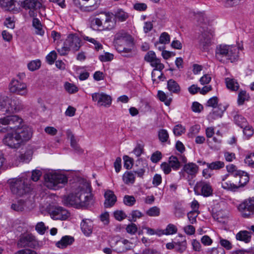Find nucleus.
Masks as SVG:
<instances>
[{
	"label": "nucleus",
	"instance_id": "41",
	"mask_svg": "<svg viewBox=\"0 0 254 254\" xmlns=\"http://www.w3.org/2000/svg\"><path fill=\"white\" fill-rule=\"evenodd\" d=\"M187 241L185 239L181 242H175V251L180 254L185 252L187 249Z\"/></svg>",
	"mask_w": 254,
	"mask_h": 254
},
{
	"label": "nucleus",
	"instance_id": "29",
	"mask_svg": "<svg viewBox=\"0 0 254 254\" xmlns=\"http://www.w3.org/2000/svg\"><path fill=\"white\" fill-rule=\"evenodd\" d=\"M135 166L139 168L135 171L137 177L142 178L145 172V169L147 168V163L145 160L142 159H138L136 161Z\"/></svg>",
	"mask_w": 254,
	"mask_h": 254
},
{
	"label": "nucleus",
	"instance_id": "54",
	"mask_svg": "<svg viewBox=\"0 0 254 254\" xmlns=\"http://www.w3.org/2000/svg\"><path fill=\"white\" fill-rule=\"evenodd\" d=\"M9 99L7 96L0 95V110L7 109Z\"/></svg>",
	"mask_w": 254,
	"mask_h": 254
},
{
	"label": "nucleus",
	"instance_id": "2",
	"mask_svg": "<svg viewBox=\"0 0 254 254\" xmlns=\"http://www.w3.org/2000/svg\"><path fill=\"white\" fill-rule=\"evenodd\" d=\"M11 192L18 196H22L31 190L28 180L23 178H12L7 181Z\"/></svg>",
	"mask_w": 254,
	"mask_h": 254
},
{
	"label": "nucleus",
	"instance_id": "6",
	"mask_svg": "<svg viewBox=\"0 0 254 254\" xmlns=\"http://www.w3.org/2000/svg\"><path fill=\"white\" fill-rule=\"evenodd\" d=\"M193 190L195 194L209 197L213 194V190L209 182L200 180L195 185Z\"/></svg>",
	"mask_w": 254,
	"mask_h": 254
},
{
	"label": "nucleus",
	"instance_id": "59",
	"mask_svg": "<svg viewBox=\"0 0 254 254\" xmlns=\"http://www.w3.org/2000/svg\"><path fill=\"white\" fill-rule=\"evenodd\" d=\"M226 169L229 173L232 174L234 177L237 176L241 171V170H237L236 166L233 164L227 165Z\"/></svg>",
	"mask_w": 254,
	"mask_h": 254
},
{
	"label": "nucleus",
	"instance_id": "56",
	"mask_svg": "<svg viewBox=\"0 0 254 254\" xmlns=\"http://www.w3.org/2000/svg\"><path fill=\"white\" fill-rule=\"evenodd\" d=\"M159 140L162 142H165L169 138V134L166 129H160L158 132Z\"/></svg>",
	"mask_w": 254,
	"mask_h": 254
},
{
	"label": "nucleus",
	"instance_id": "45",
	"mask_svg": "<svg viewBox=\"0 0 254 254\" xmlns=\"http://www.w3.org/2000/svg\"><path fill=\"white\" fill-rule=\"evenodd\" d=\"M24 201L20 199L15 203H12L11 205V208L16 211H22L24 210Z\"/></svg>",
	"mask_w": 254,
	"mask_h": 254
},
{
	"label": "nucleus",
	"instance_id": "49",
	"mask_svg": "<svg viewBox=\"0 0 254 254\" xmlns=\"http://www.w3.org/2000/svg\"><path fill=\"white\" fill-rule=\"evenodd\" d=\"M41 63L39 60H34L28 63L27 66L28 69L31 71L36 70L40 68Z\"/></svg>",
	"mask_w": 254,
	"mask_h": 254
},
{
	"label": "nucleus",
	"instance_id": "16",
	"mask_svg": "<svg viewBox=\"0 0 254 254\" xmlns=\"http://www.w3.org/2000/svg\"><path fill=\"white\" fill-rule=\"evenodd\" d=\"M81 40L76 34H70L67 37L64 43L65 45L74 52L78 51L81 46Z\"/></svg>",
	"mask_w": 254,
	"mask_h": 254
},
{
	"label": "nucleus",
	"instance_id": "42",
	"mask_svg": "<svg viewBox=\"0 0 254 254\" xmlns=\"http://www.w3.org/2000/svg\"><path fill=\"white\" fill-rule=\"evenodd\" d=\"M203 164H206L207 167L210 170H219L223 168L225 166L224 163L220 161L213 162L211 163L204 162Z\"/></svg>",
	"mask_w": 254,
	"mask_h": 254
},
{
	"label": "nucleus",
	"instance_id": "19",
	"mask_svg": "<svg viewBox=\"0 0 254 254\" xmlns=\"http://www.w3.org/2000/svg\"><path fill=\"white\" fill-rule=\"evenodd\" d=\"M226 110V107L222 104L219 105L213 108L212 111L208 114L207 119L210 122H213L214 120L222 117L224 111Z\"/></svg>",
	"mask_w": 254,
	"mask_h": 254
},
{
	"label": "nucleus",
	"instance_id": "63",
	"mask_svg": "<svg viewBox=\"0 0 254 254\" xmlns=\"http://www.w3.org/2000/svg\"><path fill=\"white\" fill-rule=\"evenodd\" d=\"M113 58V54L109 53H106L104 55H100L99 57V60L102 62L111 61Z\"/></svg>",
	"mask_w": 254,
	"mask_h": 254
},
{
	"label": "nucleus",
	"instance_id": "21",
	"mask_svg": "<svg viewBox=\"0 0 254 254\" xmlns=\"http://www.w3.org/2000/svg\"><path fill=\"white\" fill-rule=\"evenodd\" d=\"M228 176V175H224L222 178V182H221V186L222 188L225 190L235 191L238 189H239V186L237 184V182L236 181L235 179L231 180V181H226L227 177Z\"/></svg>",
	"mask_w": 254,
	"mask_h": 254
},
{
	"label": "nucleus",
	"instance_id": "27",
	"mask_svg": "<svg viewBox=\"0 0 254 254\" xmlns=\"http://www.w3.org/2000/svg\"><path fill=\"white\" fill-rule=\"evenodd\" d=\"M234 178L237 182L239 188L240 187H243L249 181V176L248 173L242 171H241L240 173H238Z\"/></svg>",
	"mask_w": 254,
	"mask_h": 254
},
{
	"label": "nucleus",
	"instance_id": "44",
	"mask_svg": "<svg viewBox=\"0 0 254 254\" xmlns=\"http://www.w3.org/2000/svg\"><path fill=\"white\" fill-rule=\"evenodd\" d=\"M146 214L150 217H158L160 214V208L156 206L151 207L146 211Z\"/></svg>",
	"mask_w": 254,
	"mask_h": 254
},
{
	"label": "nucleus",
	"instance_id": "1",
	"mask_svg": "<svg viewBox=\"0 0 254 254\" xmlns=\"http://www.w3.org/2000/svg\"><path fill=\"white\" fill-rule=\"evenodd\" d=\"M239 49L236 46L219 45L215 49V58L223 64L233 63L238 58Z\"/></svg>",
	"mask_w": 254,
	"mask_h": 254
},
{
	"label": "nucleus",
	"instance_id": "51",
	"mask_svg": "<svg viewBox=\"0 0 254 254\" xmlns=\"http://www.w3.org/2000/svg\"><path fill=\"white\" fill-rule=\"evenodd\" d=\"M249 98V95L246 91H241L238 95V103L239 105H243L246 100Z\"/></svg>",
	"mask_w": 254,
	"mask_h": 254
},
{
	"label": "nucleus",
	"instance_id": "31",
	"mask_svg": "<svg viewBox=\"0 0 254 254\" xmlns=\"http://www.w3.org/2000/svg\"><path fill=\"white\" fill-rule=\"evenodd\" d=\"M167 89L171 93L179 94L181 88L177 81L174 79H169L167 82Z\"/></svg>",
	"mask_w": 254,
	"mask_h": 254
},
{
	"label": "nucleus",
	"instance_id": "7",
	"mask_svg": "<svg viewBox=\"0 0 254 254\" xmlns=\"http://www.w3.org/2000/svg\"><path fill=\"white\" fill-rule=\"evenodd\" d=\"M78 197L80 198L81 201H84L79 203L78 206H86L91 203L93 201L92 195L91 193V188L87 185H85L82 187H79L77 189Z\"/></svg>",
	"mask_w": 254,
	"mask_h": 254
},
{
	"label": "nucleus",
	"instance_id": "10",
	"mask_svg": "<svg viewBox=\"0 0 254 254\" xmlns=\"http://www.w3.org/2000/svg\"><path fill=\"white\" fill-rule=\"evenodd\" d=\"M91 96L92 101L97 102V106L108 107L112 104L111 97L104 93H94Z\"/></svg>",
	"mask_w": 254,
	"mask_h": 254
},
{
	"label": "nucleus",
	"instance_id": "35",
	"mask_svg": "<svg viewBox=\"0 0 254 254\" xmlns=\"http://www.w3.org/2000/svg\"><path fill=\"white\" fill-rule=\"evenodd\" d=\"M114 15L116 21L120 22L125 21L129 17V14L121 8L115 11Z\"/></svg>",
	"mask_w": 254,
	"mask_h": 254
},
{
	"label": "nucleus",
	"instance_id": "40",
	"mask_svg": "<svg viewBox=\"0 0 254 254\" xmlns=\"http://www.w3.org/2000/svg\"><path fill=\"white\" fill-rule=\"evenodd\" d=\"M168 163L171 168L174 170H178L181 167L180 161L178 157L174 156H171L169 157Z\"/></svg>",
	"mask_w": 254,
	"mask_h": 254
},
{
	"label": "nucleus",
	"instance_id": "25",
	"mask_svg": "<svg viewBox=\"0 0 254 254\" xmlns=\"http://www.w3.org/2000/svg\"><path fill=\"white\" fill-rule=\"evenodd\" d=\"M238 209L243 217H249L253 215L251 207L249 206L247 199H245L240 203L238 207Z\"/></svg>",
	"mask_w": 254,
	"mask_h": 254
},
{
	"label": "nucleus",
	"instance_id": "4",
	"mask_svg": "<svg viewBox=\"0 0 254 254\" xmlns=\"http://www.w3.org/2000/svg\"><path fill=\"white\" fill-rule=\"evenodd\" d=\"M144 60L149 63L154 68L151 73L152 80H155L156 73L157 70L162 71L164 68V65L161 63V60L157 58L155 53L153 51H148L144 56Z\"/></svg>",
	"mask_w": 254,
	"mask_h": 254
},
{
	"label": "nucleus",
	"instance_id": "64",
	"mask_svg": "<svg viewBox=\"0 0 254 254\" xmlns=\"http://www.w3.org/2000/svg\"><path fill=\"white\" fill-rule=\"evenodd\" d=\"M174 214L178 218H183L185 215V210L183 207L176 206L175 208Z\"/></svg>",
	"mask_w": 254,
	"mask_h": 254
},
{
	"label": "nucleus",
	"instance_id": "57",
	"mask_svg": "<svg viewBox=\"0 0 254 254\" xmlns=\"http://www.w3.org/2000/svg\"><path fill=\"white\" fill-rule=\"evenodd\" d=\"M124 161V167L127 169H130L133 166V159L127 155L123 157Z\"/></svg>",
	"mask_w": 254,
	"mask_h": 254
},
{
	"label": "nucleus",
	"instance_id": "18",
	"mask_svg": "<svg viewBox=\"0 0 254 254\" xmlns=\"http://www.w3.org/2000/svg\"><path fill=\"white\" fill-rule=\"evenodd\" d=\"M105 15L103 22L104 30H112L114 29L116 25V20L114 18V13L110 11H104L101 13Z\"/></svg>",
	"mask_w": 254,
	"mask_h": 254
},
{
	"label": "nucleus",
	"instance_id": "43",
	"mask_svg": "<svg viewBox=\"0 0 254 254\" xmlns=\"http://www.w3.org/2000/svg\"><path fill=\"white\" fill-rule=\"evenodd\" d=\"M170 41V36L169 34L167 32H163L160 36L159 39V43L156 42L155 43V46L157 47V45L160 44H167L169 43Z\"/></svg>",
	"mask_w": 254,
	"mask_h": 254
},
{
	"label": "nucleus",
	"instance_id": "3",
	"mask_svg": "<svg viewBox=\"0 0 254 254\" xmlns=\"http://www.w3.org/2000/svg\"><path fill=\"white\" fill-rule=\"evenodd\" d=\"M44 178L46 186L52 190L62 188L67 182V178L65 175L55 172L46 174Z\"/></svg>",
	"mask_w": 254,
	"mask_h": 254
},
{
	"label": "nucleus",
	"instance_id": "38",
	"mask_svg": "<svg viewBox=\"0 0 254 254\" xmlns=\"http://www.w3.org/2000/svg\"><path fill=\"white\" fill-rule=\"evenodd\" d=\"M225 83L227 87L232 91H237L239 87V85L236 80L227 77L225 79Z\"/></svg>",
	"mask_w": 254,
	"mask_h": 254
},
{
	"label": "nucleus",
	"instance_id": "32",
	"mask_svg": "<svg viewBox=\"0 0 254 254\" xmlns=\"http://www.w3.org/2000/svg\"><path fill=\"white\" fill-rule=\"evenodd\" d=\"M103 17H93L89 19L90 26L93 29L104 30Z\"/></svg>",
	"mask_w": 254,
	"mask_h": 254
},
{
	"label": "nucleus",
	"instance_id": "13",
	"mask_svg": "<svg viewBox=\"0 0 254 254\" xmlns=\"http://www.w3.org/2000/svg\"><path fill=\"white\" fill-rule=\"evenodd\" d=\"M234 121L238 126L243 128V132L245 135L250 137L253 134L254 130L252 127L248 125L246 119L242 115L236 113L234 116Z\"/></svg>",
	"mask_w": 254,
	"mask_h": 254
},
{
	"label": "nucleus",
	"instance_id": "17",
	"mask_svg": "<svg viewBox=\"0 0 254 254\" xmlns=\"http://www.w3.org/2000/svg\"><path fill=\"white\" fill-rule=\"evenodd\" d=\"M120 43L124 44L126 46V47L130 48L131 51L134 45L132 37L124 32L119 33L117 35L116 44H119Z\"/></svg>",
	"mask_w": 254,
	"mask_h": 254
},
{
	"label": "nucleus",
	"instance_id": "61",
	"mask_svg": "<svg viewBox=\"0 0 254 254\" xmlns=\"http://www.w3.org/2000/svg\"><path fill=\"white\" fill-rule=\"evenodd\" d=\"M218 105V99L216 96L210 98L206 104L207 107H212L213 108L217 106Z\"/></svg>",
	"mask_w": 254,
	"mask_h": 254
},
{
	"label": "nucleus",
	"instance_id": "55",
	"mask_svg": "<svg viewBox=\"0 0 254 254\" xmlns=\"http://www.w3.org/2000/svg\"><path fill=\"white\" fill-rule=\"evenodd\" d=\"M199 212L195 211H190L188 214V218L190 223L193 224L196 223V217L199 214Z\"/></svg>",
	"mask_w": 254,
	"mask_h": 254
},
{
	"label": "nucleus",
	"instance_id": "46",
	"mask_svg": "<svg viewBox=\"0 0 254 254\" xmlns=\"http://www.w3.org/2000/svg\"><path fill=\"white\" fill-rule=\"evenodd\" d=\"M157 95L161 101L164 102L167 106L170 105L172 101V98H168L167 95L163 91H159Z\"/></svg>",
	"mask_w": 254,
	"mask_h": 254
},
{
	"label": "nucleus",
	"instance_id": "37",
	"mask_svg": "<svg viewBox=\"0 0 254 254\" xmlns=\"http://www.w3.org/2000/svg\"><path fill=\"white\" fill-rule=\"evenodd\" d=\"M228 212L227 210H220L213 214V218L219 222H224L225 220L227 218Z\"/></svg>",
	"mask_w": 254,
	"mask_h": 254
},
{
	"label": "nucleus",
	"instance_id": "62",
	"mask_svg": "<svg viewBox=\"0 0 254 254\" xmlns=\"http://www.w3.org/2000/svg\"><path fill=\"white\" fill-rule=\"evenodd\" d=\"M56 59L57 53L55 51L51 52L46 57L47 61L50 64H53Z\"/></svg>",
	"mask_w": 254,
	"mask_h": 254
},
{
	"label": "nucleus",
	"instance_id": "28",
	"mask_svg": "<svg viewBox=\"0 0 254 254\" xmlns=\"http://www.w3.org/2000/svg\"><path fill=\"white\" fill-rule=\"evenodd\" d=\"M22 6L25 9L37 10L40 8L42 3L37 0H25Z\"/></svg>",
	"mask_w": 254,
	"mask_h": 254
},
{
	"label": "nucleus",
	"instance_id": "22",
	"mask_svg": "<svg viewBox=\"0 0 254 254\" xmlns=\"http://www.w3.org/2000/svg\"><path fill=\"white\" fill-rule=\"evenodd\" d=\"M35 241V237L32 234H27L20 237L17 245L19 248L32 247Z\"/></svg>",
	"mask_w": 254,
	"mask_h": 254
},
{
	"label": "nucleus",
	"instance_id": "48",
	"mask_svg": "<svg viewBox=\"0 0 254 254\" xmlns=\"http://www.w3.org/2000/svg\"><path fill=\"white\" fill-rule=\"evenodd\" d=\"M135 198L132 195H126L124 197L123 202L127 206H133L135 204Z\"/></svg>",
	"mask_w": 254,
	"mask_h": 254
},
{
	"label": "nucleus",
	"instance_id": "26",
	"mask_svg": "<svg viewBox=\"0 0 254 254\" xmlns=\"http://www.w3.org/2000/svg\"><path fill=\"white\" fill-rule=\"evenodd\" d=\"M184 171L192 178L195 177L198 171V166L193 163H186L183 167Z\"/></svg>",
	"mask_w": 254,
	"mask_h": 254
},
{
	"label": "nucleus",
	"instance_id": "47",
	"mask_svg": "<svg viewBox=\"0 0 254 254\" xmlns=\"http://www.w3.org/2000/svg\"><path fill=\"white\" fill-rule=\"evenodd\" d=\"M165 230V235H173L177 233L178 228L176 225L173 224H169Z\"/></svg>",
	"mask_w": 254,
	"mask_h": 254
},
{
	"label": "nucleus",
	"instance_id": "9",
	"mask_svg": "<svg viewBox=\"0 0 254 254\" xmlns=\"http://www.w3.org/2000/svg\"><path fill=\"white\" fill-rule=\"evenodd\" d=\"M9 88L10 92L21 96H26L28 93L27 85L18 79H13L10 82Z\"/></svg>",
	"mask_w": 254,
	"mask_h": 254
},
{
	"label": "nucleus",
	"instance_id": "8",
	"mask_svg": "<svg viewBox=\"0 0 254 254\" xmlns=\"http://www.w3.org/2000/svg\"><path fill=\"white\" fill-rule=\"evenodd\" d=\"M2 142L4 144L11 148L17 149L22 145L15 130L5 134Z\"/></svg>",
	"mask_w": 254,
	"mask_h": 254
},
{
	"label": "nucleus",
	"instance_id": "11",
	"mask_svg": "<svg viewBox=\"0 0 254 254\" xmlns=\"http://www.w3.org/2000/svg\"><path fill=\"white\" fill-rule=\"evenodd\" d=\"M49 213L55 220H65L69 216L67 210L61 206H52L49 208Z\"/></svg>",
	"mask_w": 254,
	"mask_h": 254
},
{
	"label": "nucleus",
	"instance_id": "15",
	"mask_svg": "<svg viewBox=\"0 0 254 254\" xmlns=\"http://www.w3.org/2000/svg\"><path fill=\"white\" fill-rule=\"evenodd\" d=\"M24 106L22 101L17 97L9 99L7 109V113H14L18 112L24 108Z\"/></svg>",
	"mask_w": 254,
	"mask_h": 254
},
{
	"label": "nucleus",
	"instance_id": "33",
	"mask_svg": "<svg viewBox=\"0 0 254 254\" xmlns=\"http://www.w3.org/2000/svg\"><path fill=\"white\" fill-rule=\"evenodd\" d=\"M252 233L247 231H241L236 235L237 240L244 242L245 243H249L251 241Z\"/></svg>",
	"mask_w": 254,
	"mask_h": 254
},
{
	"label": "nucleus",
	"instance_id": "34",
	"mask_svg": "<svg viewBox=\"0 0 254 254\" xmlns=\"http://www.w3.org/2000/svg\"><path fill=\"white\" fill-rule=\"evenodd\" d=\"M135 175H137L135 171H126L123 176L124 182L127 185L133 184L135 182Z\"/></svg>",
	"mask_w": 254,
	"mask_h": 254
},
{
	"label": "nucleus",
	"instance_id": "12",
	"mask_svg": "<svg viewBox=\"0 0 254 254\" xmlns=\"http://www.w3.org/2000/svg\"><path fill=\"white\" fill-rule=\"evenodd\" d=\"M22 145L29 141L32 137L33 130L32 128L27 126H22L18 127L15 130Z\"/></svg>",
	"mask_w": 254,
	"mask_h": 254
},
{
	"label": "nucleus",
	"instance_id": "52",
	"mask_svg": "<svg viewBox=\"0 0 254 254\" xmlns=\"http://www.w3.org/2000/svg\"><path fill=\"white\" fill-rule=\"evenodd\" d=\"M68 137H69L70 139V145L71 147L73 148H74L75 150H76L77 152H82L83 151L82 149L80 148L79 146L77 144L73 134H72V133L69 134Z\"/></svg>",
	"mask_w": 254,
	"mask_h": 254
},
{
	"label": "nucleus",
	"instance_id": "24",
	"mask_svg": "<svg viewBox=\"0 0 254 254\" xmlns=\"http://www.w3.org/2000/svg\"><path fill=\"white\" fill-rule=\"evenodd\" d=\"M105 198L104 206L109 208L113 206L117 201V197L114 192L111 190H107L104 193Z\"/></svg>",
	"mask_w": 254,
	"mask_h": 254
},
{
	"label": "nucleus",
	"instance_id": "30",
	"mask_svg": "<svg viewBox=\"0 0 254 254\" xmlns=\"http://www.w3.org/2000/svg\"><path fill=\"white\" fill-rule=\"evenodd\" d=\"M74 242L73 237L69 236H65L62 237L61 240L56 243V246L61 249H64L70 245Z\"/></svg>",
	"mask_w": 254,
	"mask_h": 254
},
{
	"label": "nucleus",
	"instance_id": "23",
	"mask_svg": "<svg viewBox=\"0 0 254 254\" xmlns=\"http://www.w3.org/2000/svg\"><path fill=\"white\" fill-rule=\"evenodd\" d=\"M80 227L83 233L86 236H89L93 231V221L89 219H83L81 222Z\"/></svg>",
	"mask_w": 254,
	"mask_h": 254
},
{
	"label": "nucleus",
	"instance_id": "60",
	"mask_svg": "<svg viewBox=\"0 0 254 254\" xmlns=\"http://www.w3.org/2000/svg\"><path fill=\"white\" fill-rule=\"evenodd\" d=\"M64 88L69 93H74L78 91V88L75 85L68 82L65 83Z\"/></svg>",
	"mask_w": 254,
	"mask_h": 254
},
{
	"label": "nucleus",
	"instance_id": "53",
	"mask_svg": "<svg viewBox=\"0 0 254 254\" xmlns=\"http://www.w3.org/2000/svg\"><path fill=\"white\" fill-rule=\"evenodd\" d=\"M185 127L180 124L175 126L173 128V132L176 136L181 135L185 132Z\"/></svg>",
	"mask_w": 254,
	"mask_h": 254
},
{
	"label": "nucleus",
	"instance_id": "39",
	"mask_svg": "<svg viewBox=\"0 0 254 254\" xmlns=\"http://www.w3.org/2000/svg\"><path fill=\"white\" fill-rule=\"evenodd\" d=\"M32 25L36 29V33L38 35L43 36L44 34V30L42 28L40 21L37 18H33Z\"/></svg>",
	"mask_w": 254,
	"mask_h": 254
},
{
	"label": "nucleus",
	"instance_id": "36",
	"mask_svg": "<svg viewBox=\"0 0 254 254\" xmlns=\"http://www.w3.org/2000/svg\"><path fill=\"white\" fill-rule=\"evenodd\" d=\"M14 0H0V5L5 10L13 11L15 7Z\"/></svg>",
	"mask_w": 254,
	"mask_h": 254
},
{
	"label": "nucleus",
	"instance_id": "20",
	"mask_svg": "<svg viewBox=\"0 0 254 254\" xmlns=\"http://www.w3.org/2000/svg\"><path fill=\"white\" fill-rule=\"evenodd\" d=\"M79 192H77V190L75 194L71 193L69 195L64 196L63 198V203L66 205L69 206H75L78 207V204L83 201H81L80 198L78 197V194Z\"/></svg>",
	"mask_w": 254,
	"mask_h": 254
},
{
	"label": "nucleus",
	"instance_id": "5",
	"mask_svg": "<svg viewBox=\"0 0 254 254\" xmlns=\"http://www.w3.org/2000/svg\"><path fill=\"white\" fill-rule=\"evenodd\" d=\"M199 31L200 33L198 37L199 46L205 51L211 44L214 32L207 27H201Z\"/></svg>",
	"mask_w": 254,
	"mask_h": 254
},
{
	"label": "nucleus",
	"instance_id": "58",
	"mask_svg": "<svg viewBox=\"0 0 254 254\" xmlns=\"http://www.w3.org/2000/svg\"><path fill=\"white\" fill-rule=\"evenodd\" d=\"M245 164L252 167L254 165V152L247 154L244 160Z\"/></svg>",
	"mask_w": 254,
	"mask_h": 254
},
{
	"label": "nucleus",
	"instance_id": "14",
	"mask_svg": "<svg viewBox=\"0 0 254 254\" xmlns=\"http://www.w3.org/2000/svg\"><path fill=\"white\" fill-rule=\"evenodd\" d=\"M3 120V123L5 124L7 131L9 129L15 130L17 128L20 127L21 123L23 122L22 118L17 115L7 116L2 118Z\"/></svg>",
	"mask_w": 254,
	"mask_h": 254
},
{
	"label": "nucleus",
	"instance_id": "50",
	"mask_svg": "<svg viewBox=\"0 0 254 254\" xmlns=\"http://www.w3.org/2000/svg\"><path fill=\"white\" fill-rule=\"evenodd\" d=\"M190 17H194V18L196 19L198 21L202 22L204 21V15L201 12H195L194 11H190Z\"/></svg>",
	"mask_w": 254,
	"mask_h": 254
}]
</instances>
